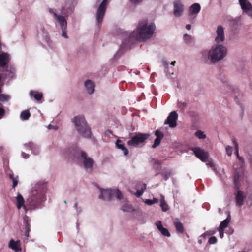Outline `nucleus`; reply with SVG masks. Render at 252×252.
<instances>
[{
	"mask_svg": "<svg viewBox=\"0 0 252 252\" xmlns=\"http://www.w3.org/2000/svg\"><path fill=\"white\" fill-rule=\"evenodd\" d=\"M155 25L149 24L146 19L139 22L136 32H132L129 35L130 38H134L137 40L142 41L150 38L153 34Z\"/></svg>",
	"mask_w": 252,
	"mask_h": 252,
	"instance_id": "f257e3e1",
	"label": "nucleus"
},
{
	"mask_svg": "<svg viewBox=\"0 0 252 252\" xmlns=\"http://www.w3.org/2000/svg\"><path fill=\"white\" fill-rule=\"evenodd\" d=\"M47 190V185L45 183L39 182L33 188L28 202L32 208H35L45 199V193Z\"/></svg>",
	"mask_w": 252,
	"mask_h": 252,
	"instance_id": "f03ea898",
	"label": "nucleus"
},
{
	"mask_svg": "<svg viewBox=\"0 0 252 252\" xmlns=\"http://www.w3.org/2000/svg\"><path fill=\"white\" fill-rule=\"evenodd\" d=\"M227 48L223 44H214L208 51V59L212 63L223 60L227 55Z\"/></svg>",
	"mask_w": 252,
	"mask_h": 252,
	"instance_id": "7ed1b4c3",
	"label": "nucleus"
},
{
	"mask_svg": "<svg viewBox=\"0 0 252 252\" xmlns=\"http://www.w3.org/2000/svg\"><path fill=\"white\" fill-rule=\"evenodd\" d=\"M72 122L74 123L77 131L82 136L85 138L91 137V129L88 126L84 116H75L74 117Z\"/></svg>",
	"mask_w": 252,
	"mask_h": 252,
	"instance_id": "20e7f679",
	"label": "nucleus"
},
{
	"mask_svg": "<svg viewBox=\"0 0 252 252\" xmlns=\"http://www.w3.org/2000/svg\"><path fill=\"white\" fill-rule=\"evenodd\" d=\"M73 154L74 158L82 160L84 168L86 170L92 169L94 163V161L92 158L88 157L86 152L79 149H76L73 150Z\"/></svg>",
	"mask_w": 252,
	"mask_h": 252,
	"instance_id": "39448f33",
	"label": "nucleus"
},
{
	"mask_svg": "<svg viewBox=\"0 0 252 252\" xmlns=\"http://www.w3.org/2000/svg\"><path fill=\"white\" fill-rule=\"evenodd\" d=\"M100 190L101 194L99 195V198L103 200L110 201L112 199L113 196H116L119 200L123 198V195L119 189L112 190L109 189L102 190L100 189Z\"/></svg>",
	"mask_w": 252,
	"mask_h": 252,
	"instance_id": "423d86ee",
	"label": "nucleus"
},
{
	"mask_svg": "<svg viewBox=\"0 0 252 252\" xmlns=\"http://www.w3.org/2000/svg\"><path fill=\"white\" fill-rule=\"evenodd\" d=\"M101 0H97L96 2H99ZM109 2V0H103L98 7L96 11V19L99 24H101L102 22Z\"/></svg>",
	"mask_w": 252,
	"mask_h": 252,
	"instance_id": "0eeeda50",
	"label": "nucleus"
},
{
	"mask_svg": "<svg viewBox=\"0 0 252 252\" xmlns=\"http://www.w3.org/2000/svg\"><path fill=\"white\" fill-rule=\"evenodd\" d=\"M149 136V134L138 133L128 141L127 144L129 146L136 147L138 144L144 143L148 138Z\"/></svg>",
	"mask_w": 252,
	"mask_h": 252,
	"instance_id": "6e6552de",
	"label": "nucleus"
},
{
	"mask_svg": "<svg viewBox=\"0 0 252 252\" xmlns=\"http://www.w3.org/2000/svg\"><path fill=\"white\" fill-rule=\"evenodd\" d=\"M200 6L197 3H195L189 7L188 12V19L190 23H194L195 19L200 11Z\"/></svg>",
	"mask_w": 252,
	"mask_h": 252,
	"instance_id": "1a4fd4ad",
	"label": "nucleus"
},
{
	"mask_svg": "<svg viewBox=\"0 0 252 252\" xmlns=\"http://www.w3.org/2000/svg\"><path fill=\"white\" fill-rule=\"evenodd\" d=\"M216 36L214 40L217 44H222L225 41L224 28L221 25L217 27L216 30Z\"/></svg>",
	"mask_w": 252,
	"mask_h": 252,
	"instance_id": "9d476101",
	"label": "nucleus"
},
{
	"mask_svg": "<svg viewBox=\"0 0 252 252\" xmlns=\"http://www.w3.org/2000/svg\"><path fill=\"white\" fill-rule=\"evenodd\" d=\"M184 11V6L181 0H175L173 2V14L176 17H181Z\"/></svg>",
	"mask_w": 252,
	"mask_h": 252,
	"instance_id": "9b49d317",
	"label": "nucleus"
},
{
	"mask_svg": "<svg viewBox=\"0 0 252 252\" xmlns=\"http://www.w3.org/2000/svg\"><path fill=\"white\" fill-rule=\"evenodd\" d=\"M178 114L176 111L171 112L164 122V124H169L170 127L174 128L177 126Z\"/></svg>",
	"mask_w": 252,
	"mask_h": 252,
	"instance_id": "f8f14e48",
	"label": "nucleus"
},
{
	"mask_svg": "<svg viewBox=\"0 0 252 252\" xmlns=\"http://www.w3.org/2000/svg\"><path fill=\"white\" fill-rule=\"evenodd\" d=\"M239 2L243 12H245L252 16V5L249 1L248 0H239Z\"/></svg>",
	"mask_w": 252,
	"mask_h": 252,
	"instance_id": "ddd939ff",
	"label": "nucleus"
},
{
	"mask_svg": "<svg viewBox=\"0 0 252 252\" xmlns=\"http://www.w3.org/2000/svg\"><path fill=\"white\" fill-rule=\"evenodd\" d=\"M246 197V194L244 192L240 190H237L235 193V199L236 206L241 207L244 204Z\"/></svg>",
	"mask_w": 252,
	"mask_h": 252,
	"instance_id": "4468645a",
	"label": "nucleus"
},
{
	"mask_svg": "<svg viewBox=\"0 0 252 252\" xmlns=\"http://www.w3.org/2000/svg\"><path fill=\"white\" fill-rule=\"evenodd\" d=\"M195 155L203 162H205V152L199 147H195L192 149Z\"/></svg>",
	"mask_w": 252,
	"mask_h": 252,
	"instance_id": "2eb2a0df",
	"label": "nucleus"
},
{
	"mask_svg": "<svg viewBox=\"0 0 252 252\" xmlns=\"http://www.w3.org/2000/svg\"><path fill=\"white\" fill-rule=\"evenodd\" d=\"M9 62V55L6 53H2L0 54V66H5Z\"/></svg>",
	"mask_w": 252,
	"mask_h": 252,
	"instance_id": "dca6fc26",
	"label": "nucleus"
},
{
	"mask_svg": "<svg viewBox=\"0 0 252 252\" xmlns=\"http://www.w3.org/2000/svg\"><path fill=\"white\" fill-rule=\"evenodd\" d=\"M206 165L215 172H218V166L211 159L208 158V154L206 152Z\"/></svg>",
	"mask_w": 252,
	"mask_h": 252,
	"instance_id": "f3484780",
	"label": "nucleus"
},
{
	"mask_svg": "<svg viewBox=\"0 0 252 252\" xmlns=\"http://www.w3.org/2000/svg\"><path fill=\"white\" fill-rule=\"evenodd\" d=\"M243 170H240L239 171H236L234 177V183L235 187L238 189V183L243 179Z\"/></svg>",
	"mask_w": 252,
	"mask_h": 252,
	"instance_id": "a211bd4d",
	"label": "nucleus"
},
{
	"mask_svg": "<svg viewBox=\"0 0 252 252\" xmlns=\"http://www.w3.org/2000/svg\"><path fill=\"white\" fill-rule=\"evenodd\" d=\"M158 230L161 232L162 235L166 237H170V234L168 230L163 227L161 221H158L156 223Z\"/></svg>",
	"mask_w": 252,
	"mask_h": 252,
	"instance_id": "6ab92c4d",
	"label": "nucleus"
},
{
	"mask_svg": "<svg viewBox=\"0 0 252 252\" xmlns=\"http://www.w3.org/2000/svg\"><path fill=\"white\" fill-rule=\"evenodd\" d=\"M54 18L60 23L61 28L67 27L66 20L64 16L54 13Z\"/></svg>",
	"mask_w": 252,
	"mask_h": 252,
	"instance_id": "aec40b11",
	"label": "nucleus"
},
{
	"mask_svg": "<svg viewBox=\"0 0 252 252\" xmlns=\"http://www.w3.org/2000/svg\"><path fill=\"white\" fill-rule=\"evenodd\" d=\"M85 86L89 94H92L94 91V84L90 80H87L85 82Z\"/></svg>",
	"mask_w": 252,
	"mask_h": 252,
	"instance_id": "412c9836",
	"label": "nucleus"
},
{
	"mask_svg": "<svg viewBox=\"0 0 252 252\" xmlns=\"http://www.w3.org/2000/svg\"><path fill=\"white\" fill-rule=\"evenodd\" d=\"M122 141L120 139L117 140L116 142V146L117 148L121 149L123 151V153L125 156H127L128 154V149L126 148L123 144H121Z\"/></svg>",
	"mask_w": 252,
	"mask_h": 252,
	"instance_id": "4be33fe9",
	"label": "nucleus"
},
{
	"mask_svg": "<svg viewBox=\"0 0 252 252\" xmlns=\"http://www.w3.org/2000/svg\"><path fill=\"white\" fill-rule=\"evenodd\" d=\"M9 247L12 249L14 250L16 252L20 251L21 250V248L19 244V242L15 241L13 239L11 240L9 242Z\"/></svg>",
	"mask_w": 252,
	"mask_h": 252,
	"instance_id": "5701e85b",
	"label": "nucleus"
},
{
	"mask_svg": "<svg viewBox=\"0 0 252 252\" xmlns=\"http://www.w3.org/2000/svg\"><path fill=\"white\" fill-rule=\"evenodd\" d=\"M231 220V216L229 213L228 214L227 217L220 224L219 229L224 230L228 225Z\"/></svg>",
	"mask_w": 252,
	"mask_h": 252,
	"instance_id": "b1692460",
	"label": "nucleus"
},
{
	"mask_svg": "<svg viewBox=\"0 0 252 252\" xmlns=\"http://www.w3.org/2000/svg\"><path fill=\"white\" fill-rule=\"evenodd\" d=\"M17 207L18 209H20L22 206L24 205V199L21 194L18 193L16 197Z\"/></svg>",
	"mask_w": 252,
	"mask_h": 252,
	"instance_id": "393cba45",
	"label": "nucleus"
},
{
	"mask_svg": "<svg viewBox=\"0 0 252 252\" xmlns=\"http://www.w3.org/2000/svg\"><path fill=\"white\" fill-rule=\"evenodd\" d=\"M24 223L25 225V235L28 238L29 236V233L30 232V222L28 220L24 219Z\"/></svg>",
	"mask_w": 252,
	"mask_h": 252,
	"instance_id": "a878e982",
	"label": "nucleus"
},
{
	"mask_svg": "<svg viewBox=\"0 0 252 252\" xmlns=\"http://www.w3.org/2000/svg\"><path fill=\"white\" fill-rule=\"evenodd\" d=\"M174 225L178 233H182L184 232V227L183 224L180 221H174Z\"/></svg>",
	"mask_w": 252,
	"mask_h": 252,
	"instance_id": "bb28decb",
	"label": "nucleus"
},
{
	"mask_svg": "<svg viewBox=\"0 0 252 252\" xmlns=\"http://www.w3.org/2000/svg\"><path fill=\"white\" fill-rule=\"evenodd\" d=\"M30 95L33 96L37 101H40L43 98V94L41 93L34 91H31Z\"/></svg>",
	"mask_w": 252,
	"mask_h": 252,
	"instance_id": "cd10ccee",
	"label": "nucleus"
},
{
	"mask_svg": "<svg viewBox=\"0 0 252 252\" xmlns=\"http://www.w3.org/2000/svg\"><path fill=\"white\" fill-rule=\"evenodd\" d=\"M31 116V113L28 110L22 111L20 114V118L23 120H28Z\"/></svg>",
	"mask_w": 252,
	"mask_h": 252,
	"instance_id": "c85d7f7f",
	"label": "nucleus"
},
{
	"mask_svg": "<svg viewBox=\"0 0 252 252\" xmlns=\"http://www.w3.org/2000/svg\"><path fill=\"white\" fill-rule=\"evenodd\" d=\"M121 210L123 212H132L134 210L132 205L127 203L123 205Z\"/></svg>",
	"mask_w": 252,
	"mask_h": 252,
	"instance_id": "c756f323",
	"label": "nucleus"
},
{
	"mask_svg": "<svg viewBox=\"0 0 252 252\" xmlns=\"http://www.w3.org/2000/svg\"><path fill=\"white\" fill-rule=\"evenodd\" d=\"M162 196V199L160 200V207L162 208V210L163 211L165 212L167 211L169 209L168 205L166 203V201H165L164 197L163 196Z\"/></svg>",
	"mask_w": 252,
	"mask_h": 252,
	"instance_id": "7c9ffc66",
	"label": "nucleus"
},
{
	"mask_svg": "<svg viewBox=\"0 0 252 252\" xmlns=\"http://www.w3.org/2000/svg\"><path fill=\"white\" fill-rule=\"evenodd\" d=\"M184 39L186 43L189 44L191 42L192 38L190 35L186 33L184 35Z\"/></svg>",
	"mask_w": 252,
	"mask_h": 252,
	"instance_id": "2f4dec72",
	"label": "nucleus"
},
{
	"mask_svg": "<svg viewBox=\"0 0 252 252\" xmlns=\"http://www.w3.org/2000/svg\"><path fill=\"white\" fill-rule=\"evenodd\" d=\"M158 200L155 198H153V199H146L145 201V203L149 205L158 203Z\"/></svg>",
	"mask_w": 252,
	"mask_h": 252,
	"instance_id": "473e14b6",
	"label": "nucleus"
},
{
	"mask_svg": "<svg viewBox=\"0 0 252 252\" xmlns=\"http://www.w3.org/2000/svg\"><path fill=\"white\" fill-rule=\"evenodd\" d=\"M195 135L199 138V139H203L205 138V134L204 132L201 130H197L195 133Z\"/></svg>",
	"mask_w": 252,
	"mask_h": 252,
	"instance_id": "72a5a7b5",
	"label": "nucleus"
},
{
	"mask_svg": "<svg viewBox=\"0 0 252 252\" xmlns=\"http://www.w3.org/2000/svg\"><path fill=\"white\" fill-rule=\"evenodd\" d=\"M9 177L10 179L12 180L13 182V188H15L18 184V181L16 179H15L13 174H10Z\"/></svg>",
	"mask_w": 252,
	"mask_h": 252,
	"instance_id": "f704fd0d",
	"label": "nucleus"
},
{
	"mask_svg": "<svg viewBox=\"0 0 252 252\" xmlns=\"http://www.w3.org/2000/svg\"><path fill=\"white\" fill-rule=\"evenodd\" d=\"M161 140V139L156 138L154 140V143L153 145L152 146V147L153 148H155L156 147H157L160 143Z\"/></svg>",
	"mask_w": 252,
	"mask_h": 252,
	"instance_id": "c9c22d12",
	"label": "nucleus"
},
{
	"mask_svg": "<svg viewBox=\"0 0 252 252\" xmlns=\"http://www.w3.org/2000/svg\"><path fill=\"white\" fill-rule=\"evenodd\" d=\"M155 135L157 136V138H159L162 139L163 137V134L160 132L159 130H157L155 131Z\"/></svg>",
	"mask_w": 252,
	"mask_h": 252,
	"instance_id": "e433bc0d",
	"label": "nucleus"
},
{
	"mask_svg": "<svg viewBox=\"0 0 252 252\" xmlns=\"http://www.w3.org/2000/svg\"><path fill=\"white\" fill-rule=\"evenodd\" d=\"M217 242V239L215 236H211L208 240V243L209 244H214Z\"/></svg>",
	"mask_w": 252,
	"mask_h": 252,
	"instance_id": "4c0bfd02",
	"label": "nucleus"
},
{
	"mask_svg": "<svg viewBox=\"0 0 252 252\" xmlns=\"http://www.w3.org/2000/svg\"><path fill=\"white\" fill-rule=\"evenodd\" d=\"M226 151L227 152V154L228 156H231L232 153L233 149L231 146H227L226 147Z\"/></svg>",
	"mask_w": 252,
	"mask_h": 252,
	"instance_id": "58836bf2",
	"label": "nucleus"
},
{
	"mask_svg": "<svg viewBox=\"0 0 252 252\" xmlns=\"http://www.w3.org/2000/svg\"><path fill=\"white\" fill-rule=\"evenodd\" d=\"M61 29L62 31V36L65 38H68L66 33V27L62 28Z\"/></svg>",
	"mask_w": 252,
	"mask_h": 252,
	"instance_id": "ea45409f",
	"label": "nucleus"
},
{
	"mask_svg": "<svg viewBox=\"0 0 252 252\" xmlns=\"http://www.w3.org/2000/svg\"><path fill=\"white\" fill-rule=\"evenodd\" d=\"M233 142L235 146L236 154L237 155V156H238V155H239V154H238V145L235 139H233Z\"/></svg>",
	"mask_w": 252,
	"mask_h": 252,
	"instance_id": "a19ab883",
	"label": "nucleus"
},
{
	"mask_svg": "<svg viewBox=\"0 0 252 252\" xmlns=\"http://www.w3.org/2000/svg\"><path fill=\"white\" fill-rule=\"evenodd\" d=\"M7 99V96L5 95L4 94H0V101H4L6 100Z\"/></svg>",
	"mask_w": 252,
	"mask_h": 252,
	"instance_id": "79ce46f5",
	"label": "nucleus"
},
{
	"mask_svg": "<svg viewBox=\"0 0 252 252\" xmlns=\"http://www.w3.org/2000/svg\"><path fill=\"white\" fill-rule=\"evenodd\" d=\"M143 192L142 190H138L136 191L135 194H136L137 197H139L140 196H141L143 194Z\"/></svg>",
	"mask_w": 252,
	"mask_h": 252,
	"instance_id": "37998d69",
	"label": "nucleus"
},
{
	"mask_svg": "<svg viewBox=\"0 0 252 252\" xmlns=\"http://www.w3.org/2000/svg\"><path fill=\"white\" fill-rule=\"evenodd\" d=\"M224 230L220 229L219 228V235H220V237L221 238H222L223 237V236H224Z\"/></svg>",
	"mask_w": 252,
	"mask_h": 252,
	"instance_id": "c03bdc74",
	"label": "nucleus"
},
{
	"mask_svg": "<svg viewBox=\"0 0 252 252\" xmlns=\"http://www.w3.org/2000/svg\"><path fill=\"white\" fill-rule=\"evenodd\" d=\"M129 0L131 3H135V4L141 2L142 1V0Z\"/></svg>",
	"mask_w": 252,
	"mask_h": 252,
	"instance_id": "a18cd8bd",
	"label": "nucleus"
},
{
	"mask_svg": "<svg viewBox=\"0 0 252 252\" xmlns=\"http://www.w3.org/2000/svg\"><path fill=\"white\" fill-rule=\"evenodd\" d=\"M22 155L24 158H28L29 157V155L24 152L22 153Z\"/></svg>",
	"mask_w": 252,
	"mask_h": 252,
	"instance_id": "49530a36",
	"label": "nucleus"
},
{
	"mask_svg": "<svg viewBox=\"0 0 252 252\" xmlns=\"http://www.w3.org/2000/svg\"><path fill=\"white\" fill-rule=\"evenodd\" d=\"M237 158H238L239 160L241 162L242 164H243L244 163V160L242 157H241L239 155H238Z\"/></svg>",
	"mask_w": 252,
	"mask_h": 252,
	"instance_id": "de8ad7c7",
	"label": "nucleus"
},
{
	"mask_svg": "<svg viewBox=\"0 0 252 252\" xmlns=\"http://www.w3.org/2000/svg\"><path fill=\"white\" fill-rule=\"evenodd\" d=\"M162 63H163V65L166 67V68L168 67V63L166 61H162Z\"/></svg>",
	"mask_w": 252,
	"mask_h": 252,
	"instance_id": "09e8293b",
	"label": "nucleus"
},
{
	"mask_svg": "<svg viewBox=\"0 0 252 252\" xmlns=\"http://www.w3.org/2000/svg\"><path fill=\"white\" fill-rule=\"evenodd\" d=\"M4 110L3 109L0 108V116H2L4 114Z\"/></svg>",
	"mask_w": 252,
	"mask_h": 252,
	"instance_id": "8fccbe9b",
	"label": "nucleus"
},
{
	"mask_svg": "<svg viewBox=\"0 0 252 252\" xmlns=\"http://www.w3.org/2000/svg\"><path fill=\"white\" fill-rule=\"evenodd\" d=\"M146 189V185L145 184H143L142 187H141L140 190H142L143 192H144V191H145Z\"/></svg>",
	"mask_w": 252,
	"mask_h": 252,
	"instance_id": "3c124183",
	"label": "nucleus"
},
{
	"mask_svg": "<svg viewBox=\"0 0 252 252\" xmlns=\"http://www.w3.org/2000/svg\"><path fill=\"white\" fill-rule=\"evenodd\" d=\"M191 25H190V24H187V25H186V28L188 30H190L191 29Z\"/></svg>",
	"mask_w": 252,
	"mask_h": 252,
	"instance_id": "603ef678",
	"label": "nucleus"
},
{
	"mask_svg": "<svg viewBox=\"0 0 252 252\" xmlns=\"http://www.w3.org/2000/svg\"><path fill=\"white\" fill-rule=\"evenodd\" d=\"M49 12H50V13H52V14L53 15V16H54V13H56V12H55L53 11V10L52 8H50V9H49Z\"/></svg>",
	"mask_w": 252,
	"mask_h": 252,
	"instance_id": "864d4df0",
	"label": "nucleus"
},
{
	"mask_svg": "<svg viewBox=\"0 0 252 252\" xmlns=\"http://www.w3.org/2000/svg\"><path fill=\"white\" fill-rule=\"evenodd\" d=\"M22 207H23L24 209L25 210V212L26 213L27 211V209L26 208V206L24 204V206H22Z\"/></svg>",
	"mask_w": 252,
	"mask_h": 252,
	"instance_id": "5fc2aeb1",
	"label": "nucleus"
},
{
	"mask_svg": "<svg viewBox=\"0 0 252 252\" xmlns=\"http://www.w3.org/2000/svg\"><path fill=\"white\" fill-rule=\"evenodd\" d=\"M176 63V62L175 61H172L171 63V64L172 65H174Z\"/></svg>",
	"mask_w": 252,
	"mask_h": 252,
	"instance_id": "6e6d98bb",
	"label": "nucleus"
},
{
	"mask_svg": "<svg viewBox=\"0 0 252 252\" xmlns=\"http://www.w3.org/2000/svg\"><path fill=\"white\" fill-rule=\"evenodd\" d=\"M200 237H202V238H203L204 239H205V233L202 234L200 236Z\"/></svg>",
	"mask_w": 252,
	"mask_h": 252,
	"instance_id": "4d7b16f0",
	"label": "nucleus"
},
{
	"mask_svg": "<svg viewBox=\"0 0 252 252\" xmlns=\"http://www.w3.org/2000/svg\"><path fill=\"white\" fill-rule=\"evenodd\" d=\"M198 242L200 244H201L202 243V240L199 239Z\"/></svg>",
	"mask_w": 252,
	"mask_h": 252,
	"instance_id": "13d9d810",
	"label": "nucleus"
},
{
	"mask_svg": "<svg viewBox=\"0 0 252 252\" xmlns=\"http://www.w3.org/2000/svg\"><path fill=\"white\" fill-rule=\"evenodd\" d=\"M168 177L166 175L165 176V179L166 180L168 179Z\"/></svg>",
	"mask_w": 252,
	"mask_h": 252,
	"instance_id": "bf43d9fd",
	"label": "nucleus"
},
{
	"mask_svg": "<svg viewBox=\"0 0 252 252\" xmlns=\"http://www.w3.org/2000/svg\"><path fill=\"white\" fill-rule=\"evenodd\" d=\"M64 8L63 7V8H62V12H63V11H64Z\"/></svg>",
	"mask_w": 252,
	"mask_h": 252,
	"instance_id": "052dcab7",
	"label": "nucleus"
},
{
	"mask_svg": "<svg viewBox=\"0 0 252 252\" xmlns=\"http://www.w3.org/2000/svg\"><path fill=\"white\" fill-rule=\"evenodd\" d=\"M77 203H76L75 204V205H74V206H75V207H77Z\"/></svg>",
	"mask_w": 252,
	"mask_h": 252,
	"instance_id": "680f3d73",
	"label": "nucleus"
},
{
	"mask_svg": "<svg viewBox=\"0 0 252 252\" xmlns=\"http://www.w3.org/2000/svg\"><path fill=\"white\" fill-rule=\"evenodd\" d=\"M64 203H66V201L64 200Z\"/></svg>",
	"mask_w": 252,
	"mask_h": 252,
	"instance_id": "e2e57ef3",
	"label": "nucleus"
}]
</instances>
